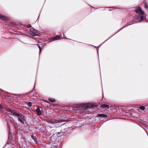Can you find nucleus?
<instances>
[{
  "label": "nucleus",
  "instance_id": "15",
  "mask_svg": "<svg viewBox=\"0 0 148 148\" xmlns=\"http://www.w3.org/2000/svg\"><path fill=\"white\" fill-rule=\"evenodd\" d=\"M49 100L50 101H51L52 102H54L55 101V99H49Z\"/></svg>",
  "mask_w": 148,
  "mask_h": 148
},
{
  "label": "nucleus",
  "instance_id": "12",
  "mask_svg": "<svg viewBox=\"0 0 148 148\" xmlns=\"http://www.w3.org/2000/svg\"><path fill=\"white\" fill-rule=\"evenodd\" d=\"M139 108L140 110H143L145 109V108L144 106H141Z\"/></svg>",
  "mask_w": 148,
  "mask_h": 148
},
{
  "label": "nucleus",
  "instance_id": "11",
  "mask_svg": "<svg viewBox=\"0 0 148 148\" xmlns=\"http://www.w3.org/2000/svg\"><path fill=\"white\" fill-rule=\"evenodd\" d=\"M31 137L32 139L34 141L37 143V141L36 138L33 136V135H31Z\"/></svg>",
  "mask_w": 148,
  "mask_h": 148
},
{
  "label": "nucleus",
  "instance_id": "1",
  "mask_svg": "<svg viewBox=\"0 0 148 148\" xmlns=\"http://www.w3.org/2000/svg\"><path fill=\"white\" fill-rule=\"evenodd\" d=\"M12 115L16 116L18 117V121L20 122L23 124L24 123L25 121V116L21 113H18L17 111L14 110H9Z\"/></svg>",
  "mask_w": 148,
  "mask_h": 148
},
{
  "label": "nucleus",
  "instance_id": "19",
  "mask_svg": "<svg viewBox=\"0 0 148 148\" xmlns=\"http://www.w3.org/2000/svg\"><path fill=\"white\" fill-rule=\"evenodd\" d=\"M98 49H99V48H96V49H97V52H98Z\"/></svg>",
  "mask_w": 148,
  "mask_h": 148
},
{
  "label": "nucleus",
  "instance_id": "7",
  "mask_svg": "<svg viewBox=\"0 0 148 148\" xmlns=\"http://www.w3.org/2000/svg\"><path fill=\"white\" fill-rule=\"evenodd\" d=\"M97 117H101V118H106L107 117V115L105 114H100L97 115Z\"/></svg>",
  "mask_w": 148,
  "mask_h": 148
},
{
  "label": "nucleus",
  "instance_id": "17",
  "mask_svg": "<svg viewBox=\"0 0 148 148\" xmlns=\"http://www.w3.org/2000/svg\"><path fill=\"white\" fill-rule=\"evenodd\" d=\"M145 8H146V9H147L148 8L147 6V5L146 4H145Z\"/></svg>",
  "mask_w": 148,
  "mask_h": 148
},
{
  "label": "nucleus",
  "instance_id": "2",
  "mask_svg": "<svg viewBox=\"0 0 148 148\" xmlns=\"http://www.w3.org/2000/svg\"><path fill=\"white\" fill-rule=\"evenodd\" d=\"M66 116L65 114H62L58 116H55L53 119V120L56 124L58 123H62L64 122H68V120L67 119Z\"/></svg>",
  "mask_w": 148,
  "mask_h": 148
},
{
  "label": "nucleus",
  "instance_id": "4",
  "mask_svg": "<svg viewBox=\"0 0 148 148\" xmlns=\"http://www.w3.org/2000/svg\"><path fill=\"white\" fill-rule=\"evenodd\" d=\"M136 13L139 14L138 18H140L141 20H145L146 19V17L144 14V12L143 11L141 8L139 7L135 10Z\"/></svg>",
  "mask_w": 148,
  "mask_h": 148
},
{
  "label": "nucleus",
  "instance_id": "20",
  "mask_svg": "<svg viewBox=\"0 0 148 148\" xmlns=\"http://www.w3.org/2000/svg\"><path fill=\"white\" fill-rule=\"evenodd\" d=\"M2 106H1V105H0V108H2Z\"/></svg>",
  "mask_w": 148,
  "mask_h": 148
},
{
  "label": "nucleus",
  "instance_id": "14",
  "mask_svg": "<svg viewBox=\"0 0 148 148\" xmlns=\"http://www.w3.org/2000/svg\"><path fill=\"white\" fill-rule=\"evenodd\" d=\"M39 47V55H40V54L42 51V48H41V47Z\"/></svg>",
  "mask_w": 148,
  "mask_h": 148
},
{
  "label": "nucleus",
  "instance_id": "8",
  "mask_svg": "<svg viewBox=\"0 0 148 148\" xmlns=\"http://www.w3.org/2000/svg\"><path fill=\"white\" fill-rule=\"evenodd\" d=\"M36 111L37 113V114L38 115H40L41 114V112L40 111V108H38L36 110Z\"/></svg>",
  "mask_w": 148,
  "mask_h": 148
},
{
  "label": "nucleus",
  "instance_id": "3",
  "mask_svg": "<svg viewBox=\"0 0 148 148\" xmlns=\"http://www.w3.org/2000/svg\"><path fill=\"white\" fill-rule=\"evenodd\" d=\"M69 123H65L63 125H60V126L61 125L62 126V129L61 130L60 132H58L57 133V135L58 137L63 135V133H65L67 131V129L70 127V126H69Z\"/></svg>",
  "mask_w": 148,
  "mask_h": 148
},
{
  "label": "nucleus",
  "instance_id": "10",
  "mask_svg": "<svg viewBox=\"0 0 148 148\" xmlns=\"http://www.w3.org/2000/svg\"><path fill=\"white\" fill-rule=\"evenodd\" d=\"M101 106L103 108H109V105L105 104H102L101 105Z\"/></svg>",
  "mask_w": 148,
  "mask_h": 148
},
{
  "label": "nucleus",
  "instance_id": "5",
  "mask_svg": "<svg viewBox=\"0 0 148 148\" xmlns=\"http://www.w3.org/2000/svg\"><path fill=\"white\" fill-rule=\"evenodd\" d=\"M28 33L29 34H31L34 36H39L40 35V34L36 30L33 28L30 29V31Z\"/></svg>",
  "mask_w": 148,
  "mask_h": 148
},
{
  "label": "nucleus",
  "instance_id": "6",
  "mask_svg": "<svg viewBox=\"0 0 148 148\" xmlns=\"http://www.w3.org/2000/svg\"><path fill=\"white\" fill-rule=\"evenodd\" d=\"M61 36H59L57 35L56 37H53L51 38V41H55L60 39Z\"/></svg>",
  "mask_w": 148,
  "mask_h": 148
},
{
  "label": "nucleus",
  "instance_id": "22",
  "mask_svg": "<svg viewBox=\"0 0 148 148\" xmlns=\"http://www.w3.org/2000/svg\"><path fill=\"white\" fill-rule=\"evenodd\" d=\"M38 45V47H39V45Z\"/></svg>",
  "mask_w": 148,
  "mask_h": 148
},
{
  "label": "nucleus",
  "instance_id": "16",
  "mask_svg": "<svg viewBox=\"0 0 148 148\" xmlns=\"http://www.w3.org/2000/svg\"><path fill=\"white\" fill-rule=\"evenodd\" d=\"M82 106L84 107H87L88 106L86 104H82Z\"/></svg>",
  "mask_w": 148,
  "mask_h": 148
},
{
  "label": "nucleus",
  "instance_id": "9",
  "mask_svg": "<svg viewBox=\"0 0 148 148\" xmlns=\"http://www.w3.org/2000/svg\"><path fill=\"white\" fill-rule=\"evenodd\" d=\"M0 19L3 20H5L7 19L6 17L0 14Z\"/></svg>",
  "mask_w": 148,
  "mask_h": 148
},
{
  "label": "nucleus",
  "instance_id": "21",
  "mask_svg": "<svg viewBox=\"0 0 148 148\" xmlns=\"http://www.w3.org/2000/svg\"><path fill=\"white\" fill-rule=\"evenodd\" d=\"M8 126L10 128V126H9V125L8 123Z\"/></svg>",
  "mask_w": 148,
  "mask_h": 148
},
{
  "label": "nucleus",
  "instance_id": "13",
  "mask_svg": "<svg viewBox=\"0 0 148 148\" xmlns=\"http://www.w3.org/2000/svg\"><path fill=\"white\" fill-rule=\"evenodd\" d=\"M27 106L29 107H31L32 106V103L31 102H29L27 104Z\"/></svg>",
  "mask_w": 148,
  "mask_h": 148
},
{
  "label": "nucleus",
  "instance_id": "18",
  "mask_svg": "<svg viewBox=\"0 0 148 148\" xmlns=\"http://www.w3.org/2000/svg\"><path fill=\"white\" fill-rule=\"evenodd\" d=\"M31 27V26L30 25H29L27 26V27L28 28H29Z\"/></svg>",
  "mask_w": 148,
  "mask_h": 148
}]
</instances>
